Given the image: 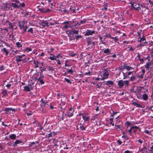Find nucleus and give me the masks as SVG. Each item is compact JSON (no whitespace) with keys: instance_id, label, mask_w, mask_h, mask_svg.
<instances>
[{"instance_id":"1","label":"nucleus","mask_w":153,"mask_h":153,"mask_svg":"<svg viewBox=\"0 0 153 153\" xmlns=\"http://www.w3.org/2000/svg\"><path fill=\"white\" fill-rule=\"evenodd\" d=\"M138 130H139V131H140L141 129L139 127L136 126H132L130 128V129L127 131L129 133L128 134L131 135L132 132L135 134Z\"/></svg>"},{"instance_id":"2","label":"nucleus","mask_w":153,"mask_h":153,"mask_svg":"<svg viewBox=\"0 0 153 153\" xmlns=\"http://www.w3.org/2000/svg\"><path fill=\"white\" fill-rule=\"evenodd\" d=\"M129 82L128 80L123 81V80H120L118 82V85L119 88H122L124 85L126 87L128 86Z\"/></svg>"},{"instance_id":"3","label":"nucleus","mask_w":153,"mask_h":153,"mask_svg":"<svg viewBox=\"0 0 153 153\" xmlns=\"http://www.w3.org/2000/svg\"><path fill=\"white\" fill-rule=\"evenodd\" d=\"M147 146L146 143H144L143 144V147L140 148V147L139 148V151L137 153H147Z\"/></svg>"},{"instance_id":"4","label":"nucleus","mask_w":153,"mask_h":153,"mask_svg":"<svg viewBox=\"0 0 153 153\" xmlns=\"http://www.w3.org/2000/svg\"><path fill=\"white\" fill-rule=\"evenodd\" d=\"M109 75V73L108 71L105 69H104L103 71V74L101 75L102 76L101 80H103L108 78Z\"/></svg>"},{"instance_id":"5","label":"nucleus","mask_w":153,"mask_h":153,"mask_svg":"<svg viewBox=\"0 0 153 153\" xmlns=\"http://www.w3.org/2000/svg\"><path fill=\"white\" fill-rule=\"evenodd\" d=\"M74 111L71 107H70L67 111L66 115L68 117H71L74 115Z\"/></svg>"},{"instance_id":"6","label":"nucleus","mask_w":153,"mask_h":153,"mask_svg":"<svg viewBox=\"0 0 153 153\" xmlns=\"http://www.w3.org/2000/svg\"><path fill=\"white\" fill-rule=\"evenodd\" d=\"M137 7L136 8V10L139 11L140 10L141 12L143 13L144 12H145L146 9H147V7H146L143 4H140V5L139 7Z\"/></svg>"},{"instance_id":"7","label":"nucleus","mask_w":153,"mask_h":153,"mask_svg":"<svg viewBox=\"0 0 153 153\" xmlns=\"http://www.w3.org/2000/svg\"><path fill=\"white\" fill-rule=\"evenodd\" d=\"M25 5V4L24 3H22V4H18L15 3H12L10 5V8H11V7H12L14 8H18L20 7H24Z\"/></svg>"},{"instance_id":"8","label":"nucleus","mask_w":153,"mask_h":153,"mask_svg":"<svg viewBox=\"0 0 153 153\" xmlns=\"http://www.w3.org/2000/svg\"><path fill=\"white\" fill-rule=\"evenodd\" d=\"M97 33V32L94 30H90L89 29L87 30L86 31L84 35L85 36H92L93 34H96Z\"/></svg>"},{"instance_id":"9","label":"nucleus","mask_w":153,"mask_h":153,"mask_svg":"<svg viewBox=\"0 0 153 153\" xmlns=\"http://www.w3.org/2000/svg\"><path fill=\"white\" fill-rule=\"evenodd\" d=\"M31 16V13L25 11L24 14V17L25 18L24 19L26 20L27 21H28L29 19V18Z\"/></svg>"},{"instance_id":"10","label":"nucleus","mask_w":153,"mask_h":153,"mask_svg":"<svg viewBox=\"0 0 153 153\" xmlns=\"http://www.w3.org/2000/svg\"><path fill=\"white\" fill-rule=\"evenodd\" d=\"M146 59H148V62H146V65H145V68H146L148 70H149L150 68L149 66H151L153 64V62L152 61V60L150 61V59H149V58H146Z\"/></svg>"},{"instance_id":"11","label":"nucleus","mask_w":153,"mask_h":153,"mask_svg":"<svg viewBox=\"0 0 153 153\" xmlns=\"http://www.w3.org/2000/svg\"><path fill=\"white\" fill-rule=\"evenodd\" d=\"M25 19H24L22 21H19L18 22V25L19 27L20 30H23L24 27L25 26Z\"/></svg>"},{"instance_id":"12","label":"nucleus","mask_w":153,"mask_h":153,"mask_svg":"<svg viewBox=\"0 0 153 153\" xmlns=\"http://www.w3.org/2000/svg\"><path fill=\"white\" fill-rule=\"evenodd\" d=\"M76 10V8L75 7V6H74L73 7H70L68 11L67 10H65V12H67L68 13L71 14L75 13Z\"/></svg>"},{"instance_id":"13","label":"nucleus","mask_w":153,"mask_h":153,"mask_svg":"<svg viewBox=\"0 0 153 153\" xmlns=\"http://www.w3.org/2000/svg\"><path fill=\"white\" fill-rule=\"evenodd\" d=\"M2 8L4 10H12L13 9L11 7L10 8V5L7 4H2Z\"/></svg>"},{"instance_id":"14","label":"nucleus","mask_w":153,"mask_h":153,"mask_svg":"<svg viewBox=\"0 0 153 153\" xmlns=\"http://www.w3.org/2000/svg\"><path fill=\"white\" fill-rule=\"evenodd\" d=\"M129 4H131L132 8H134L136 10V8L137 7H139L140 6L138 4L134 2H130Z\"/></svg>"},{"instance_id":"15","label":"nucleus","mask_w":153,"mask_h":153,"mask_svg":"<svg viewBox=\"0 0 153 153\" xmlns=\"http://www.w3.org/2000/svg\"><path fill=\"white\" fill-rule=\"evenodd\" d=\"M123 68H119V69L121 70L126 69L127 71H130L131 69H133V68L132 67L129 66L127 65L126 64H124L123 65Z\"/></svg>"},{"instance_id":"16","label":"nucleus","mask_w":153,"mask_h":153,"mask_svg":"<svg viewBox=\"0 0 153 153\" xmlns=\"http://www.w3.org/2000/svg\"><path fill=\"white\" fill-rule=\"evenodd\" d=\"M1 93L2 94V96H1L2 98H4L5 97L7 96L8 95L7 91L5 89L2 91Z\"/></svg>"},{"instance_id":"17","label":"nucleus","mask_w":153,"mask_h":153,"mask_svg":"<svg viewBox=\"0 0 153 153\" xmlns=\"http://www.w3.org/2000/svg\"><path fill=\"white\" fill-rule=\"evenodd\" d=\"M11 110L12 111H15V109L14 108H5L4 111H5V113H7L9 112Z\"/></svg>"},{"instance_id":"18","label":"nucleus","mask_w":153,"mask_h":153,"mask_svg":"<svg viewBox=\"0 0 153 153\" xmlns=\"http://www.w3.org/2000/svg\"><path fill=\"white\" fill-rule=\"evenodd\" d=\"M40 24L43 27H44L46 26H47V24H48V22L47 21H42L40 22Z\"/></svg>"},{"instance_id":"19","label":"nucleus","mask_w":153,"mask_h":153,"mask_svg":"<svg viewBox=\"0 0 153 153\" xmlns=\"http://www.w3.org/2000/svg\"><path fill=\"white\" fill-rule=\"evenodd\" d=\"M82 118L85 122H88L90 119V117L89 116L86 117L85 115V116H83Z\"/></svg>"},{"instance_id":"20","label":"nucleus","mask_w":153,"mask_h":153,"mask_svg":"<svg viewBox=\"0 0 153 153\" xmlns=\"http://www.w3.org/2000/svg\"><path fill=\"white\" fill-rule=\"evenodd\" d=\"M87 69H85L84 70V73L83 74H82L83 75H91L92 74V73L90 71H88V72H87V71H86L87 70Z\"/></svg>"},{"instance_id":"21","label":"nucleus","mask_w":153,"mask_h":153,"mask_svg":"<svg viewBox=\"0 0 153 153\" xmlns=\"http://www.w3.org/2000/svg\"><path fill=\"white\" fill-rule=\"evenodd\" d=\"M24 90L25 91H30L31 90L30 87L29 86H28V85L27 86H24Z\"/></svg>"},{"instance_id":"22","label":"nucleus","mask_w":153,"mask_h":153,"mask_svg":"<svg viewBox=\"0 0 153 153\" xmlns=\"http://www.w3.org/2000/svg\"><path fill=\"white\" fill-rule=\"evenodd\" d=\"M16 62L17 63L22 61V63H24L25 62V58L24 59H21V58H16ZM19 64V63H18Z\"/></svg>"},{"instance_id":"23","label":"nucleus","mask_w":153,"mask_h":153,"mask_svg":"<svg viewBox=\"0 0 153 153\" xmlns=\"http://www.w3.org/2000/svg\"><path fill=\"white\" fill-rule=\"evenodd\" d=\"M22 143V141L17 140L15 142L13 145L14 147H15L17 146L18 144H19Z\"/></svg>"},{"instance_id":"24","label":"nucleus","mask_w":153,"mask_h":153,"mask_svg":"<svg viewBox=\"0 0 153 153\" xmlns=\"http://www.w3.org/2000/svg\"><path fill=\"white\" fill-rule=\"evenodd\" d=\"M148 98V97L147 95L146 94H144L143 95L142 97V99H143V100L146 101Z\"/></svg>"},{"instance_id":"25","label":"nucleus","mask_w":153,"mask_h":153,"mask_svg":"<svg viewBox=\"0 0 153 153\" xmlns=\"http://www.w3.org/2000/svg\"><path fill=\"white\" fill-rule=\"evenodd\" d=\"M91 37H88L86 39L87 42L88 44V45H89L91 44Z\"/></svg>"},{"instance_id":"26","label":"nucleus","mask_w":153,"mask_h":153,"mask_svg":"<svg viewBox=\"0 0 153 153\" xmlns=\"http://www.w3.org/2000/svg\"><path fill=\"white\" fill-rule=\"evenodd\" d=\"M123 135L122 136V138H123L124 139L123 142H125L126 140H127L128 139V137L127 136V135L125 134L124 132L123 133Z\"/></svg>"},{"instance_id":"27","label":"nucleus","mask_w":153,"mask_h":153,"mask_svg":"<svg viewBox=\"0 0 153 153\" xmlns=\"http://www.w3.org/2000/svg\"><path fill=\"white\" fill-rule=\"evenodd\" d=\"M132 104L134 106H136L137 107H140L141 108H142L143 107L141 105L138 103L137 102H132Z\"/></svg>"},{"instance_id":"28","label":"nucleus","mask_w":153,"mask_h":153,"mask_svg":"<svg viewBox=\"0 0 153 153\" xmlns=\"http://www.w3.org/2000/svg\"><path fill=\"white\" fill-rule=\"evenodd\" d=\"M114 84V82L112 81H108L106 82V83L105 85L108 86L110 85H112Z\"/></svg>"},{"instance_id":"29","label":"nucleus","mask_w":153,"mask_h":153,"mask_svg":"<svg viewBox=\"0 0 153 153\" xmlns=\"http://www.w3.org/2000/svg\"><path fill=\"white\" fill-rule=\"evenodd\" d=\"M140 38V40H138V42L140 43H143L144 42H145L144 41H146V39L144 36Z\"/></svg>"},{"instance_id":"30","label":"nucleus","mask_w":153,"mask_h":153,"mask_svg":"<svg viewBox=\"0 0 153 153\" xmlns=\"http://www.w3.org/2000/svg\"><path fill=\"white\" fill-rule=\"evenodd\" d=\"M9 137L10 139H11L12 140H15L16 138V136L14 134H12L9 135Z\"/></svg>"},{"instance_id":"31","label":"nucleus","mask_w":153,"mask_h":153,"mask_svg":"<svg viewBox=\"0 0 153 153\" xmlns=\"http://www.w3.org/2000/svg\"><path fill=\"white\" fill-rule=\"evenodd\" d=\"M43 79H41L38 78V81L40 83L41 85L45 83V82L43 80Z\"/></svg>"},{"instance_id":"32","label":"nucleus","mask_w":153,"mask_h":153,"mask_svg":"<svg viewBox=\"0 0 153 153\" xmlns=\"http://www.w3.org/2000/svg\"><path fill=\"white\" fill-rule=\"evenodd\" d=\"M110 52L111 51L108 48H107L105 49L103 51L104 53L107 54H108L110 53Z\"/></svg>"},{"instance_id":"33","label":"nucleus","mask_w":153,"mask_h":153,"mask_svg":"<svg viewBox=\"0 0 153 153\" xmlns=\"http://www.w3.org/2000/svg\"><path fill=\"white\" fill-rule=\"evenodd\" d=\"M33 63L35 65V68H37L39 67V62L37 61H34Z\"/></svg>"},{"instance_id":"34","label":"nucleus","mask_w":153,"mask_h":153,"mask_svg":"<svg viewBox=\"0 0 153 153\" xmlns=\"http://www.w3.org/2000/svg\"><path fill=\"white\" fill-rule=\"evenodd\" d=\"M34 82H33L32 83H30L29 84H28V86H29L30 87L31 90H32L33 87H34Z\"/></svg>"},{"instance_id":"35","label":"nucleus","mask_w":153,"mask_h":153,"mask_svg":"<svg viewBox=\"0 0 153 153\" xmlns=\"http://www.w3.org/2000/svg\"><path fill=\"white\" fill-rule=\"evenodd\" d=\"M147 2H148L150 4L149 7H153V2L151 1V0H146Z\"/></svg>"},{"instance_id":"36","label":"nucleus","mask_w":153,"mask_h":153,"mask_svg":"<svg viewBox=\"0 0 153 153\" xmlns=\"http://www.w3.org/2000/svg\"><path fill=\"white\" fill-rule=\"evenodd\" d=\"M148 43V42L146 41H145L143 43H140V44L139 45V46L140 47H141L143 46H144L145 45H146V44Z\"/></svg>"},{"instance_id":"37","label":"nucleus","mask_w":153,"mask_h":153,"mask_svg":"<svg viewBox=\"0 0 153 153\" xmlns=\"http://www.w3.org/2000/svg\"><path fill=\"white\" fill-rule=\"evenodd\" d=\"M85 22V21L84 20H82L81 21L79 22H77V25L79 26L81 24H84Z\"/></svg>"},{"instance_id":"38","label":"nucleus","mask_w":153,"mask_h":153,"mask_svg":"<svg viewBox=\"0 0 153 153\" xmlns=\"http://www.w3.org/2000/svg\"><path fill=\"white\" fill-rule=\"evenodd\" d=\"M80 129L82 131L85 130L86 127L83 126V124L81 125V126L79 127Z\"/></svg>"},{"instance_id":"39","label":"nucleus","mask_w":153,"mask_h":153,"mask_svg":"<svg viewBox=\"0 0 153 153\" xmlns=\"http://www.w3.org/2000/svg\"><path fill=\"white\" fill-rule=\"evenodd\" d=\"M52 133L51 132V133L46 135V137L47 138H49L50 137H52Z\"/></svg>"},{"instance_id":"40","label":"nucleus","mask_w":153,"mask_h":153,"mask_svg":"<svg viewBox=\"0 0 153 153\" xmlns=\"http://www.w3.org/2000/svg\"><path fill=\"white\" fill-rule=\"evenodd\" d=\"M40 71L39 72L42 73V72L43 71H46V68H42V67H40Z\"/></svg>"},{"instance_id":"41","label":"nucleus","mask_w":153,"mask_h":153,"mask_svg":"<svg viewBox=\"0 0 153 153\" xmlns=\"http://www.w3.org/2000/svg\"><path fill=\"white\" fill-rule=\"evenodd\" d=\"M126 124V127L127 128L129 127V126L131 125V123L128 121H127L125 123Z\"/></svg>"},{"instance_id":"42","label":"nucleus","mask_w":153,"mask_h":153,"mask_svg":"<svg viewBox=\"0 0 153 153\" xmlns=\"http://www.w3.org/2000/svg\"><path fill=\"white\" fill-rule=\"evenodd\" d=\"M113 119L114 118H110L109 119V120L111 121V122L110 123V124H111L112 126H114V124L113 122Z\"/></svg>"},{"instance_id":"43","label":"nucleus","mask_w":153,"mask_h":153,"mask_svg":"<svg viewBox=\"0 0 153 153\" xmlns=\"http://www.w3.org/2000/svg\"><path fill=\"white\" fill-rule=\"evenodd\" d=\"M16 45L17 47L18 48L21 47L22 46V45L21 44V43L19 42H17L16 43Z\"/></svg>"},{"instance_id":"44","label":"nucleus","mask_w":153,"mask_h":153,"mask_svg":"<svg viewBox=\"0 0 153 153\" xmlns=\"http://www.w3.org/2000/svg\"><path fill=\"white\" fill-rule=\"evenodd\" d=\"M135 79V77L133 75L131 77L130 80V81H134Z\"/></svg>"},{"instance_id":"45","label":"nucleus","mask_w":153,"mask_h":153,"mask_svg":"<svg viewBox=\"0 0 153 153\" xmlns=\"http://www.w3.org/2000/svg\"><path fill=\"white\" fill-rule=\"evenodd\" d=\"M88 114V113H86L85 114H84L82 113H80L78 115L79 116H82V117L83 116H85V115H87Z\"/></svg>"},{"instance_id":"46","label":"nucleus","mask_w":153,"mask_h":153,"mask_svg":"<svg viewBox=\"0 0 153 153\" xmlns=\"http://www.w3.org/2000/svg\"><path fill=\"white\" fill-rule=\"evenodd\" d=\"M27 32H30L31 33L33 34V28L31 27L28 30Z\"/></svg>"},{"instance_id":"47","label":"nucleus","mask_w":153,"mask_h":153,"mask_svg":"<svg viewBox=\"0 0 153 153\" xmlns=\"http://www.w3.org/2000/svg\"><path fill=\"white\" fill-rule=\"evenodd\" d=\"M149 153H153V145H152L150 147V149L149 150Z\"/></svg>"},{"instance_id":"48","label":"nucleus","mask_w":153,"mask_h":153,"mask_svg":"<svg viewBox=\"0 0 153 153\" xmlns=\"http://www.w3.org/2000/svg\"><path fill=\"white\" fill-rule=\"evenodd\" d=\"M72 68H71L70 69L68 70L67 71V73L72 74L73 72V71L72 70Z\"/></svg>"},{"instance_id":"49","label":"nucleus","mask_w":153,"mask_h":153,"mask_svg":"<svg viewBox=\"0 0 153 153\" xmlns=\"http://www.w3.org/2000/svg\"><path fill=\"white\" fill-rule=\"evenodd\" d=\"M28 27L26 26H25L23 28L22 30H24V32L23 33H25L26 32Z\"/></svg>"},{"instance_id":"50","label":"nucleus","mask_w":153,"mask_h":153,"mask_svg":"<svg viewBox=\"0 0 153 153\" xmlns=\"http://www.w3.org/2000/svg\"><path fill=\"white\" fill-rule=\"evenodd\" d=\"M71 32L72 33V34H78L79 31L78 30H73Z\"/></svg>"},{"instance_id":"51","label":"nucleus","mask_w":153,"mask_h":153,"mask_svg":"<svg viewBox=\"0 0 153 153\" xmlns=\"http://www.w3.org/2000/svg\"><path fill=\"white\" fill-rule=\"evenodd\" d=\"M2 51L5 52L6 53V54L7 55L8 53V52L7 51V50L6 49V48H4L2 49Z\"/></svg>"},{"instance_id":"52","label":"nucleus","mask_w":153,"mask_h":153,"mask_svg":"<svg viewBox=\"0 0 153 153\" xmlns=\"http://www.w3.org/2000/svg\"><path fill=\"white\" fill-rule=\"evenodd\" d=\"M65 81L66 82L70 84L72 83V82L70 81V80L69 79L65 78Z\"/></svg>"},{"instance_id":"53","label":"nucleus","mask_w":153,"mask_h":153,"mask_svg":"<svg viewBox=\"0 0 153 153\" xmlns=\"http://www.w3.org/2000/svg\"><path fill=\"white\" fill-rule=\"evenodd\" d=\"M135 49V47H131L129 48V51H133Z\"/></svg>"},{"instance_id":"54","label":"nucleus","mask_w":153,"mask_h":153,"mask_svg":"<svg viewBox=\"0 0 153 153\" xmlns=\"http://www.w3.org/2000/svg\"><path fill=\"white\" fill-rule=\"evenodd\" d=\"M117 143L118 145H121L122 143V142L121 141L120 139H118L117 140Z\"/></svg>"},{"instance_id":"55","label":"nucleus","mask_w":153,"mask_h":153,"mask_svg":"<svg viewBox=\"0 0 153 153\" xmlns=\"http://www.w3.org/2000/svg\"><path fill=\"white\" fill-rule=\"evenodd\" d=\"M1 125L5 127L8 126L9 125H7L4 124V123L1 121Z\"/></svg>"},{"instance_id":"56","label":"nucleus","mask_w":153,"mask_h":153,"mask_svg":"<svg viewBox=\"0 0 153 153\" xmlns=\"http://www.w3.org/2000/svg\"><path fill=\"white\" fill-rule=\"evenodd\" d=\"M4 66L3 65H1V66H0V71H2L4 70Z\"/></svg>"},{"instance_id":"57","label":"nucleus","mask_w":153,"mask_h":153,"mask_svg":"<svg viewBox=\"0 0 153 153\" xmlns=\"http://www.w3.org/2000/svg\"><path fill=\"white\" fill-rule=\"evenodd\" d=\"M40 76L39 77V78H41V79H43L44 78V76L42 74V73L39 72Z\"/></svg>"},{"instance_id":"58","label":"nucleus","mask_w":153,"mask_h":153,"mask_svg":"<svg viewBox=\"0 0 153 153\" xmlns=\"http://www.w3.org/2000/svg\"><path fill=\"white\" fill-rule=\"evenodd\" d=\"M9 25L10 28H11L12 29L13 28V26L12 25V24L11 22H9Z\"/></svg>"},{"instance_id":"59","label":"nucleus","mask_w":153,"mask_h":153,"mask_svg":"<svg viewBox=\"0 0 153 153\" xmlns=\"http://www.w3.org/2000/svg\"><path fill=\"white\" fill-rule=\"evenodd\" d=\"M111 39H114V41L115 42H116L117 41H118L119 40V39L118 38H117L116 37H112Z\"/></svg>"},{"instance_id":"60","label":"nucleus","mask_w":153,"mask_h":153,"mask_svg":"<svg viewBox=\"0 0 153 153\" xmlns=\"http://www.w3.org/2000/svg\"><path fill=\"white\" fill-rule=\"evenodd\" d=\"M69 27V24L68 25H65L63 27V28H65V29H67Z\"/></svg>"},{"instance_id":"61","label":"nucleus","mask_w":153,"mask_h":153,"mask_svg":"<svg viewBox=\"0 0 153 153\" xmlns=\"http://www.w3.org/2000/svg\"><path fill=\"white\" fill-rule=\"evenodd\" d=\"M33 144L35 145V142H31L30 143V144L29 145V146L31 147L33 146Z\"/></svg>"},{"instance_id":"62","label":"nucleus","mask_w":153,"mask_h":153,"mask_svg":"<svg viewBox=\"0 0 153 153\" xmlns=\"http://www.w3.org/2000/svg\"><path fill=\"white\" fill-rule=\"evenodd\" d=\"M82 38V36L79 35H77L76 36L75 39L76 40L78 39L79 38Z\"/></svg>"},{"instance_id":"63","label":"nucleus","mask_w":153,"mask_h":153,"mask_svg":"<svg viewBox=\"0 0 153 153\" xmlns=\"http://www.w3.org/2000/svg\"><path fill=\"white\" fill-rule=\"evenodd\" d=\"M26 52H29V51H32V49L30 48H26L25 50Z\"/></svg>"},{"instance_id":"64","label":"nucleus","mask_w":153,"mask_h":153,"mask_svg":"<svg viewBox=\"0 0 153 153\" xmlns=\"http://www.w3.org/2000/svg\"><path fill=\"white\" fill-rule=\"evenodd\" d=\"M40 110L41 111V113L42 114H44L45 113V111L44 109V108H41L40 109Z\"/></svg>"}]
</instances>
